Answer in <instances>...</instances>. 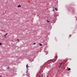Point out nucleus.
<instances>
[{
  "mask_svg": "<svg viewBox=\"0 0 77 77\" xmlns=\"http://www.w3.org/2000/svg\"><path fill=\"white\" fill-rule=\"evenodd\" d=\"M55 59H57V56L56 55L55 57Z\"/></svg>",
  "mask_w": 77,
  "mask_h": 77,
  "instance_id": "obj_1",
  "label": "nucleus"
},
{
  "mask_svg": "<svg viewBox=\"0 0 77 77\" xmlns=\"http://www.w3.org/2000/svg\"><path fill=\"white\" fill-rule=\"evenodd\" d=\"M20 7H21V6L20 5L17 6V8H20Z\"/></svg>",
  "mask_w": 77,
  "mask_h": 77,
  "instance_id": "obj_2",
  "label": "nucleus"
},
{
  "mask_svg": "<svg viewBox=\"0 0 77 77\" xmlns=\"http://www.w3.org/2000/svg\"><path fill=\"white\" fill-rule=\"evenodd\" d=\"M26 68L27 69L28 68V67H29V66H28V64H27L26 66Z\"/></svg>",
  "mask_w": 77,
  "mask_h": 77,
  "instance_id": "obj_3",
  "label": "nucleus"
},
{
  "mask_svg": "<svg viewBox=\"0 0 77 77\" xmlns=\"http://www.w3.org/2000/svg\"><path fill=\"white\" fill-rule=\"evenodd\" d=\"M55 10H56V11H58V10H57V8H55Z\"/></svg>",
  "mask_w": 77,
  "mask_h": 77,
  "instance_id": "obj_4",
  "label": "nucleus"
},
{
  "mask_svg": "<svg viewBox=\"0 0 77 77\" xmlns=\"http://www.w3.org/2000/svg\"><path fill=\"white\" fill-rule=\"evenodd\" d=\"M39 44L40 45V46H42V45L40 43H39Z\"/></svg>",
  "mask_w": 77,
  "mask_h": 77,
  "instance_id": "obj_5",
  "label": "nucleus"
},
{
  "mask_svg": "<svg viewBox=\"0 0 77 77\" xmlns=\"http://www.w3.org/2000/svg\"><path fill=\"white\" fill-rule=\"evenodd\" d=\"M62 63H60V65H62Z\"/></svg>",
  "mask_w": 77,
  "mask_h": 77,
  "instance_id": "obj_6",
  "label": "nucleus"
},
{
  "mask_svg": "<svg viewBox=\"0 0 77 77\" xmlns=\"http://www.w3.org/2000/svg\"><path fill=\"white\" fill-rule=\"evenodd\" d=\"M47 23H49L50 22V21H48V20H47Z\"/></svg>",
  "mask_w": 77,
  "mask_h": 77,
  "instance_id": "obj_7",
  "label": "nucleus"
},
{
  "mask_svg": "<svg viewBox=\"0 0 77 77\" xmlns=\"http://www.w3.org/2000/svg\"><path fill=\"white\" fill-rule=\"evenodd\" d=\"M68 69L69 71V70H71V69L70 68H68Z\"/></svg>",
  "mask_w": 77,
  "mask_h": 77,
  "instance_id": "obj_8",
  "label": "nucleus"
},
{
  "mask_svg": "<svg viewBox=\"0 0 77 77\" xmlns=\"http://www.w3.org/2000/svg\"><path fill=\"white\" fill-rule=\"evenodd\" d=\"M17 41H18V42H20V41H19V39H17Z\"/></svg>",
  "mask_w": 77,
  "mask_h": 77,
  "instance_id": "obj_9",
  "label": "nucleus"
},
{
  "mask_svg": "<svg viewBox=\"0 0 77 77\" xmlns=\"http://www.w3.org/2000/svg\"><path fill=\"white\" fill-rule=\"evenodd\" d=\"M35 44H36V43H34L33 44V45H35Z\"/></svg>",
  "mask_w": 77,
  "mask_h": 77,
  "instance_id": "obj_10",
  "label": "nucleus"
},
{
  "mask_svg": "<svg viewBox=\"0 0 77 77\" xmlns=\"http://www.w3.org/2000/svg\"><path fill=\"white\" fill-rule=\"evenodd\" d=\"M2 43H0V45H2Z\"/></svg>",
  "mask_w": 77,
  "mask_h": 77,
  "instance_id": "obj_11",
  "label": "nucleus"
},
{
  "mask_svg": "<svg viewBox=\"0 0 77 77\" xmlns=\"http://www.w3.org/2000/svg\"><path fill=\"white\" fill-rule=\"evenodd\" d=\"M8 34V33H7L5 35H6H6H7Z\"/></svg>",
  "mask_w": 77,
  "mask_h": 77,
  "instance_id": "obj_12",
  "label": "nucleus"
},
{
  "mask_svg": "<svg viewBox=\"0 0 77 77\" xmlns=\"http://www.w3.org/2000/svg\"><path fill=\"white\" fill-rule=\"evenodd\" d=\"M57 60V59H55V61H54V62H55V61H56V60Z\"/></svg>",
  "mask_w": 77,
  "mask_h": 77,
  "instance_id": "obj_13",
  "label": "nucleus"
},
{
  "mask_svg": "<svg viewBox=\"0 0 77 77\" xmlns=\"http://www.w3.org/2000/svg\"><path fill=\"white\" fill-rule=\"evenodd\" d=\"M27 72H28V71L27 70V71H26V73H27Z\"/></svg>",
  "mask_w": 77,
  "mask_h": 77,
  "instance_id": "obj_14",
  "label": "nucleus"
},
{
  "mask_svg": "<svg viewBox=\"0 0 77 77\" xmlns=\"http://www.w3.org/2000/svg\"><path fill=\"white\" fill-rule=\"evenodd\" d=\"M43 76V75L42 74V77Z\"/></svg>",
  "mask_w": 77,
  "mask_h": 77,
  "instance_id": "obj_15",
  "label": "nucleus"
},
{
  "mask_svg": "<svg viewBox=\"0 0 77 77\" xmlns=\"http://www.w3.org/2000/svg\"><path fill=\"white\" fill-rule=\"evenodd\" d=\"M6 36V35H4V36Z\"/></svg>",
  "mask_w": 77,
  "mask_h": 77,
  "instance_id": "obj_16",
  "label": "nucleus"
},
{
  "mask_svg": "<svg viewBox=\"0 0 77 77\" xmlns=\"http://www.w3.org/2000/svg\"><path fill=\"white\" fill-rule=\"evenodd\" d=\"M6 38V36H5V38Z\"/></svg>",
  "mask_w": 77,
  "mask_h": 77,
  "instance_id": "obj_17",
  "label": "nucleus"
},
{
  "mask_svg": "<svg viewBox=\"0 0 77 77\" xmlns=\"http://www.w3.org/2000/svg\"><path fill=\"white\" fill-rule=\"evenodd\" d=\"M53 11H54V10H53Z\"/></svg>",
  "mask_w": 77,
  "mask_h": 77,
  "instance_id": "obj_18",
  "label": "nucleus"
},
{
  "mask_svg": "<svg viewBox=\"0 0 77 77\" xmlns=\"http://www.w3.org/2000/svg\"><path fill=\"white\" fill-rule=\"evenodd\" d=\"M8 69H9V68H8Z\"/></svg>",
  "mask_w": 77,
  "mask_h": 77,
  "instance_id": "obj_19",
  "label": "nucleus"
},
{
  "mask_svg": "<svg viewBox=\"0 0 77 77\" xmlns=\"http://www.w3.org/2000/svg\"><path fill=\"white\" fill-rule=\"evenodd\" d=\"M8 69H9V68H8Z\"/></svg>",
  "mask_w": 77,
  "mask_h": 77,
  "instance_id": "obj_20",
  "label": "nucleus"
}]
</instances>
